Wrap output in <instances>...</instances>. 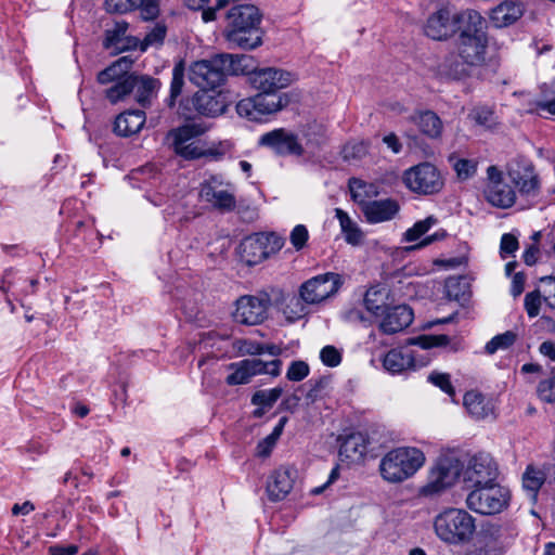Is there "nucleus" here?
I'll return each mask as SVG.
<instances>
[{"label":"nucleus","mask_w":555,"mask_h":555,"mask_svg":"<svg viewBox=\"0 0 555 555\" xmlns=\"http://www.w3.org/2000/svg\"><path fill=\"white\" fill-rule=\"evenodd\" d=\"M259 10L253 4L233 5L227 13L224 30L228 42L243 50H253L262 43L259 30Z\"/></svg>","instance_id":"f257e3e1"},{"label":"nucleus","mask_w":555,"mask_h":555,"mask_svg":"<svg viewBox=\"0 0 555 555\" xmlns=\"http://www.w3.org/2000/svg\"><path fill=\"white\" fill-rule=\"evenodd\" d=\"M434 531L444 544L461 546L472 541L476 519L464 508L448 507L435 516Z\"/></svg>","instance_id":"f03ea898"},{"label":"nucleus","mask_w":555,"mask_h":555,"mask_svg":"<svg viewBox=\"0 0 555 555\" xmlns=\"http://www.w3.org/2000/svg\"><path fill=\"white\" fill-rule=\"evenodd\" d=\"M465 20L466 25L462 26L456 40V50L466 63L477 68L485 65L487 59L486 21L477 11H470Z\"/></svg>","instance_id":"7ed1b4c3"},{"label":"nucleus","mask_w":555,"mask_h":555,"mask_svg":"<svg viewBox=\"0 0 555 555\" xmlns=\"http://www.w3.org/2000/svg\"><path fill=\"white\" fill-rule=\"evenodd\" d=\"M425 461V454L417 448H395L382 457L379 473L385 481L401 483L413 477L423 467Z\"/></svg>","instance_id":"20e7f679"},{"label":"nucleus","mask_w":555,"mask_h":555,"mask_svg":"<svg viewBox=\"0 0 555 555\" xmlns=\"http://www.w3.org/2000/svg\"><path fill=\"white\" fill-rule=\"evenodd\" d=\"M463 462L453 453L438 456L428 470L427 481L420 489V495L435 499L452 488L462 477Z\"/></svg>","instance_id":"39448f33"},{"label":"nucleus","mask_w":555,"mask_h":555,"mask_svg":"<svg viewBox=\"0 0 555 555\" xmlns=\"http://www.w3.org/2000/svg\"><path fill=\"white\" fill-rule=\"evenodd\" d=\"M509 501L511 491L495 481L469 489L465 503L468 509L490 516L505 511Z\"/></svg>","instance_id":"423d86ee"},{"label":"nucleus","mask_w":555,"mask_h":555,"mask_svg":"<svg viewBox=\"0 0 555 555\" xmlns=\"http://www.w3.org/2000/svg\"><path fill=\"white\" fill-rule=\"evenodd\" d=\"M288 103L289 96L286 93L259 92L254 96L241 100L236 104V112L248 120L260 121L264 116L281 111Z\"/></svg>","instance_id":"0eeeda50"},{"label":"nucleus","mask_w":555,"mask_h":555,"mask_svg":"<svg viewBox=\"0 0 555 555\" xmlns=\"http://www.w3.org/2000/svg\"><path fill=\"white\" fill-rule=\"evenodd\" d=\"M472 10L459 13L452 12L449 5H442L434 11L427 18L424 31L425 35L434 40H448L466 25V15Z\"/></svg>","instance_id":"6e6552de"},{"label":"nucleus","mask_w":555,"mask_h":555,"mask_svg":"<svg viewBox=\"0 0 555 555\" xmlns=\"http://www.w3.org/2000/svg\"><path fill=\"white\" fill-rule=\"evenodd\" d=\"M507 176L521 197L535 201L540 196L541 180L530 159H514L507 167Z\"/></svg>","instance_id":"1a4fd4ad"},{"label":"nucleus","mask_w":555,"mask_h":555,"mask_svg":"<svg viewBox=\"0 0 555 555\" xmlns=\"http://www.w3.org/2000/svg\"><path fill=\"white\" fill-rule=\"evenodd\" d=\"M499 467L487 452H478L463 463L462 481L467 489L495 482Z\"/></svg>","instance_id":"9d476101"},{"label":"nucleus","mask_w":555,"mask_h":555,"mask_svg":"<svg viewBox=\"0 0 555 555\" xmlns=\"http://www.w3.org/2000/svg\"><path fill=\"white\" fill-rule=\"evenodd\" d=\"M405 186L413 193L431 195L441 191L443 179L436 166L430 163H421L403 173Z\"/></svg>","instance_id":"9b49d317"},{"label":"nucleus","mask_w":555,"mask_h":555,"mask_svg":"<svg viewBox=\"0 0 555 555\" xmlns=\"http://www.w3.org/2000/svg\"><path fill=\"white\" fill-rule=\"evenodd\" d=\"M227 60H222L221 54H217L209 60L194 62L189 69V78L192 83L202 90H214L221 86L225 80Z\"/></svg>","instance_id":"f8f14e48"},{"label":"nucleus","mask_w":555,"mask_h":555,"mask_svg":"<svg viewBox=\"0 0 555 555\" xmlns=\"http://www.w3.org/2000/svg\"><path fill=\"white\" fill-rule=\"evenodd\" d=\"M343 284L344 279L340 274L327 272L304 282L299 287V294L308 305H317L335 296Z\"/></svg>","instance_id":"ddd939ff"},{"label":"nucleus","mask_w":555,"mask_h":555,"mask_svg":"<svg viewBox=\"0 0 555 555\" xmlns=\"http://www.w3.org/2000/svg\"><path fill=\"white\" fill-rule=\"evenodd\" d=\"M282 246L283 243L276 235L256 233L241 243V259L248 266H255L279 251Z\"/></svg>","instance_id":"4468645a"},{"label":"nucleus","mask_w":555,"mask_h":555,"mask_svg":"<svg viewBox=\"0 0 555 555\" xmlns=\"http://www.w3.org/2000/svg\"><path fill=\"white\" fill-rule=\"evenodd\" d=\"M201 197L214 208L232 211L236 206L234 185L222 176H211L201 185Z\"/></svg>","instance_id":"2eb2a0df"},{"label":"nucleus","mask_w":555,"mask_h":555,"mask_svg":"<svg viewBox=\"0 0 555 555\" xmlns=\"http://www.w3.org/2000/svg\"><path fill=\"white\" fill-rule=\"evenodd\" d=\"M233 373L227 376V384L243 385L249 383L253 376L259 374H268L279 376L281 373L282 361L280 359L264 362L260 359H245L236 363H232Z\"/></svg>","instance_id":"dca6fc26"},{"label":"nucleus","mask_w":555,"mask_h":555,"mask_svg":"<svg viewBox=\"0 0 555 555\" xmlns=\"http://www.w3.org/2000/svg\"><path fill=\"white\" fill-rule=\"evenodd\" d=\"M270 305L271 298L267 293L241 296L236 300L234 320L245 325H258L267 319Z\"/></svg>","instance_id":"f3484780"},{"label":"nucleus","mask_w":555,"mask_h":555,"mask_svg":"<svg viewBox=\"0 0 555 555\" xmlns=\"http://www.w3.org/2000/svg\"><path fill=\"white\" fill-rule=\"evenodd\" d=\"M259 145L269 147L279 155L301 156L304 154L298 137L283 128L262 134L259 138Z\"/></svg>","instance_id":"a211bd4d"},{"label":"nucleus","mask_w":555,"mask_h":555,"mask_svg":"<svg viewBox=\"0 0 555 555\" xmlns=\"http://www.w3.org/2000/svg\"><path fill=\"white\" fill-rule=\"evenodd\" d=\"M199 131L195 125H185L170 131L171 145L176 154L185 159H196L204 155L203 150L195 141Z\"/></svg>","instance_id":"6ab92c4d"},{"label":"nucleus","mask_w":555,"mask_h":555,"mask_svg":"<svg viewBox=\"0 0 555 555\" xmlns=\"http://www.w3.org/2000/svg\"><path fill=\"white\" fill-rule=\"evenodd\" d=\"M250 85L259 92H276L292 82V75L282 69L266 67L256 69L248 78Z\"/></svg>","instance_id":"aec40b11"},{"label":"nucleus","mask_w":555,"mask_h":555,"mask_svg":"<svg viewBox=\"0 0 555 555\" xmlns=\"http://www.w3.org/2000/svg\"><path fill=\"white\" fill-rule=\"evenodd\" d=\"M413 318V311L409 306H389L382 314L378 327L384 334L392 335L408 327L412 323Z\"/></svg>","instance_id":"412c9836"},{"label":"nucleus","mask_w":555,"mask_h":555,"mask_svg":"<svg viewBox=\"0 0 555 555\" xmlns=\"http://www.w3.org/2000/svg\"><path fill=\"white\" fill-rule=\"evenodd\" d=\"M524 13L525 7L521 2L505 0L491 10L489 18L495 28H503L515 24Z\"/></svg>","instance_id":"4be33fe9"},{"label":"nucleus","mask_w":555,"mask_h":555,"mask_svg":"<svg viewBox=\"0 0 555 555\" xmlns=\"http://www.w3.org/2000/svg\"><path fill=\"white\" fill-rule=\"evenodd\" d=\"M400 206L396 199H374L361 209L369 223L389 221L399 212Z\"/></svg>","instance_id":"5701e85b"},{"label":"nucleus","mask_w":555,"mask_h":555,"mask_svg":"<svg viewBox=\"0 0 555 555\" xmlns=\"http://www.w3.org/2000/svg\"><path fill=\"white\" fill-rule=\"evenodd\" d=\"M475 67L460 56V52H450L438 64V74L451 79H463L470 76Z\"/></svg>","instance_id":"b1692460"},{"label":"nucleus","mask_w":555,"mask_h":555,"mask_svg":"<svg viewBox=\"0 0 555 555\" xmlns=\"http://www.w3.org/2000/svg\"><path fill=\"white\" fill-rule=\"evenodd\" d=\"M293 489L291 469L281 467L274 470L267 482V493L271 501L278 502L286 498Z\"/></svg>","instance_id":"393cba45"},{"label":"nucleus","mask_w":555,"mask_h":555,"mask_svg":"<svg viewBox=\"0 0 555 555\" xmlns=\"http://www.w3.org/2000/svg\"><path fill=\"white\" fill-rule=\"evenodd\" d=\"M490 539L482 546L475 547L465 555H504L511 546V539L500 526H491Z\"/></svg>","instance_id":"a878e982"},{"label":"nucleus","mask_w":555,"mask_h":555,"mask_svg":"<svg viewBox=\"0 0 555 555\" xmlns=\"http://www.w3.org/2000/svg\"><path fill=\"white\" fill-rule=\"evenodd\" d=\"M145 113L140 109L127 111L119 114L114 124V131L119 137L137 134L145 124Z\"/></svg>","instance_id":"bb28decb"},{"label":"nucleus","mask_w":555,"mask_h":555,"mask_svg":"<svg viewBox=\"0 0 555 555\" xmlns=\"http://www.w3.org/2000/svg\"><path fill=\"white\" fill-rule=\"evenodd\" d=\"M196 111L205 116L215 117L225 112V102L221 94L201 90L195 93L193 100Z\"/></svg>","instance_id":"cd10ccee"},{"label":"nucleus","mask_w":555,"mask_h":555,"mask_svg":"<svg viewBox=\"0 0 555 555\" xmlns=\"http://www.w3.org/2000/svg\"><path fill=\"white\" fill-rule=\"evenodd\" d=\"M463 403L469 415L476 420H483L494 411L493 400L477 390L467 391Z\"/></svg>","instance_id":"c85d7f7f"},{"label":"nucleus","mask_w":555,"mask_h":555,"mask_svg":"<svg viewBox=\"0 0 555 555\" xmlns=\"http://www.w3.org/2000/svg\"><path fill=\"white\" fill-rule=\"evenodd\" d=\"M485 196L492 206L508 208L515 204L516 191L512 185L505 182L487 184Z\"/></svg>","instance_id":"c756f323"},{"label":"nucleus","mask_w":555,"mask_h":555,"mask_svg":"<svg viewBox=\"0 0 555 555\" xmlns=\"http://www.w3.org/2000/svg\"><path fill=\"white\" fill-rule=\"evenodd\" d=\"M132 82L135 85L132 92H134L137 102L142 106L151 105L162 86L158 79L150 76L132 75Z\"/></svg>","instance_id":"7c9ffc66"},{"label":"nucleus","mask_w":555,"mask_h":555,"mask_svg":"<svg viewBox=\"0 0 555 555\" xmlns=\"http://www.w3.org/2000/svg\"><path fill=\"white\" fill-rule=\"evenodd\" d=\"M128 23L124 21L115 22L112 28L105 30V38L103 46L106 49H114L117 51H124L134 42V39L127 36Z\"/></svg>","instance_id":"2f4dec72"},{"label":"nucleus","mask_w":555,"mask_h":555,"mask_svg":"<svg viewBox=\"0 0 555 555\" xmlns=\"http://www.w3.org/2000/svg\"><path fill=\"white\" fill-rule=\"evenodd\" d=\"M545 480L546 474L544 470L534 467L533 465H528L526 467L521 479L522 490L532 503L537 502L539 490L544 485Z\"/></svg>","instance_id":"473e14b6"},{"label":"nucleus","mask_w":555,"mask_h":555,"mask_svg":"<svg viewBox=\"0 0 555 555\" xmlns=\"http://www.w3.org/2000/svg\"><path fill=\"white\" fill-rule=\"evenodd\" d=\"M222 60H227L224 67L227 75H247L248 78L257 69L253 56L246 54H221Z\"/></svg>","instance_id":"72a5a7b5"},{"label":"nucleus","mask_w":555,"mask_h":555,"mask_svg":"<svg viewBox=\"0 0 555 555\" xmlns=\"http://www.w3.org/2000/svg\"><path fill=\"white\" fill-rule=\"evenodd\" d=\"M384 367L396 374L414 366V358L408 349H391L383 361Z\"/></svg>","instance_id":"f704fd0d"},{"label":"nucleus","mask_w":555,"mask_h":555,"mask_svg":"<svg viewBox=\"0 0 555 555\" xmlns=\"http://www.w3.org/2000/svg\"><path fill=\"white\" fill-rule=\"evenodd\" d=\"M420 131L428 138L436 139L441 135L442 121L437 114L431 111L421 112L412 117Z\"/></svg>","instance_id":"c9c22d12"},{"label":"nucleus","mask_w":555,"mask_h":555,"mask_svg":"<svg viewBox=\"0 0 555 555\" xmlns=\"http://www.w3.org/2000/svg\"><path fill=\"white\" fill-rule=\"evenodd\" d=\"M349 189L352 199L362 209L365 204L374 201L373 198L378 195V186L374 183H367L360 179L352 178L349 181Z\"/></svg>","instance_id":"e433bc0d"},{"label":"nucleus","mask_w":555,"mask_h":555,"mask_svg":"<svg viewBox=\"0 0 555 555\" xmlns=\"http://www.w3.org/2000/svg\"><path fill=\"white\" fill-rule=\"evenodd\" d=\"M386 300V289L378 286H372L365 292L363 304L369 312L376 317H382L385 310L389 307L387 306Z\"/></svg>","instance_id":"4c0bfd02"},{"label":"nucleus","mask_w":555,"mask_h":555,"mask_svg":"<svg viewBox=\"0 0 555 555\" xmlns=\"http://www.w3.org/2000/svg\"><path fill=\"white\" fill-rule=\"evenodd\" d=\"M131 65L132 61L129 57H119L112 65L98 74V81L102 85H106L114 80H119L129 72Z\"/></svg>","instance_id":"58836bf2"},{"label":"nucleus","mask_w":555,"mask_h":555,"mask_svg":"<svg viewBox=\"0 0 555 555\" xmlns=\"http://www.w3.org/2000/svg\"><path fill=\"white\" fill-rule=\"evenodd\" d=\"M335 216L339 221L346 242L351 245H358L363 238L362 231L358 224L340 208L335 209Z\"/></svg>","instance_id":"ea45409f"},{"label":"nucleus","mask_w":555,"mask_h":555,"mask_svg":"<svg viewBox=\"0 0 555 555\" xmlns=\"http://www.w3.org/2000/svg\"><path fill=\"white\" fill-rule=\"evenodd\" d=\"M287 421L288 420L286 416L281 417L279 423L273 428L272 433L258 443L257 454L259 456L266 457V456L270 455L273 447L275 446L276 441L281 437Z\"/></svg>","instance_id":"a19ab883"},{"label":"nucleus","mask_w":555,"mask_h":555,"mask_svg":"<svg viewBox=\"0 0 555 555\" xmlns=\"http://www.w3.org/2000/svg\"><path fill=\"white\" fill-rule=\"evenodd\" d=\"M133 88H135V85L132 82V75L126 76L106 90V98L111 103H117L130 94Z\"/></svg>","instance_id":"79ce46f5"},{"label":"nucleus","mask_w":555,"mask_h":555,"mask_svg":"<svg viewBox=\"0 0 555 555\" xmlns=\"http://www.w3.org/2000/svg\"><path fill=\"white\" fill-rule=\"evenodd\" d=\"M184 85V66L180 62L175 65L172 69V79L170 83V94L166 100L167 105L172 107L176 104L177 98L181 94Z\"/></svg>","instance_id":"37998d69"},{"label":"nucleus","mask_w":555,"mask_h":555,"mask_svg":"<svg viewBox=\"0 0 555 555\" xmlns=\"http://www.w3.org/2000/svg\"><path fill=\"white\" fill-rule=\"evenodd\" d=\"M307 305L308 304L304 301L300 295L298 297L292 296L287 299L283 308V313L287 320L294 322L307 314Z\"/></svg>","instance_id":"c03bdc74"},{"label":"nucleus","mask_w":555,"mask_h":555,"mask_svg":"<svg viewBox=\"0 0 555 555\" xmlns=\"http://www.w3.org/2000/svg\"><path fill=\"white\" fill-rule=\"evenodd\" d=\"M517 339V334L513 331H506L503 334L494 336L487 343L485 349L489 354H493L499 350H505L514 345Z\"/></svg>","instance_id":"a18cd8bd"},{"label":"nucleus","mask_w":555,"mask_h":555,"mask_svg":"<svg viewBox=\"0 0 555 555\" xmlns=\"http://www.w3.org/2000/svg\"><path fill=\"white\" fill-rule=\"evenodd\" d=\"M438 223V219L434 216H429L424 220H420L414 225L408 229L404 233L405 242H415L426 234L434 225Z\"/></svg>","instance_id":"49530a36"},{"label":"nucleus","mask_w":555,"mask_h":555,"mask_svg":"<svg viewBox=\"0 0 555 555\" xmlns=\"http://www.w3.org/2000/svg\"><path fill=\"white\" fill-rule=\"evenodd\" d=\"M283 390L275 387L269 390H258L251 397V403L257 406L270 409L281 397Z\"/></svg>","instance_id":"de8ad7c7"},{"label":"nucleus","mask_w":555,"mask_h":555,"mask_svg":"<svg viewBox=\"0 0 555 555\" xmlns=\"http://www.w3.org/2000/svg\"><path fill=\"white\" fill-rule=\"evenodd\" d=\"M537 391L542 401L546 403L555 402V366L551 371V376L539 383Z\"/></svg>","instance_id":"09e8293b"},{"label":"nucleus","mask_w":555,"mask_h":555,"mask_svg":"<svg viewBox=\"0 0 555 555\" xmlns=\"http://www.w3.org/2000/svg\"><path fill=\"white\" fill-rule=\"evenodd\" d=\"M142 0H106V10L112 13H128L138 9Z\"/></svg>","instance_id":"8fccbe9b"},{"label":"nucleus","mask_w":555,"mask_h":555,"mask_svg":"<svg viewBox=\"0 0 555 555\" xmlns=\"http://www.w3.org/2000/svg\"><path fill=\"white\" fill-rule=\"evenodd\" d=\"M453 168L460 180H467L476 173L477 163L473 159L460 158L454 162Z\"/></svg>","instance_id":"3c124183"},{"label":"nucleus","mask_w":555,"mask_h":555,"mask_svg":"<svg viewBox=\"0 0 555 555\" xmlns=\"http://www.w3.org/2000/svg\"><path fill=\"white\" fill-rule=\"evenodd\" d=\"M167 28L164 24H156L153 29L146 34L142 42V50L150 46H159L166 37Z\"/></svg>","instance_id":"603ef678"},{"label":"nucleus","mask_w":555,"mask_h":555,"mask_svg":"<svg viewBox=\"0 0 555 555\" xmlns=\"http://www.w3.org/2000/svg\"><path fill=\"white\" fill-rule=\"evenodd\" d=\"M470 117L477 125L482 126L488 129L492 128L495 125L494 114L488 107L475 108L472 112Z\"/></svg>","instance_id":"864d4df0"},{"label":"nucleus","mask_w":555,"mask_h":555,"mask_svg":"<svg viewBox=\"0 0 555 555\" xmlns=\"http://www.w3.org/2000/svg\"><path fill=\"white\" fill-rule=\"evenodd\" d=\"M428 380L435 386L439 387L443 392L449 395L451 398L455 396V390L451 384L449 374L434 372L428 376Z\"/></svg>","instance_id":"5fc2aeb1"},{"label":"nucleus","mask_w":555,"mask_h":555,"mask_svg":"<svg viewBox=\"0 0 555 555\" xmlns=\"http://www.w3.org/2000/svg\"><path fill=\"white\" fill-rule=\"evenodd\" d=\"M540 287L544 301L555 309V278L545 276L540 281Z\"/></svg>","instance_id":"6e6d98bb"},{"label":"nucleus","mask_w":555,"mask_h":555,"mask_svg":"<svg viewBox=\"0 0 555 555\" xmlns=\"http://www.w3.org/2000/svg\"><path fill=\"white\" fill-rule=\"evenodd\" d=\"M309 374V366L304 361H294L291 363L286 377L292 382H300Z\"/></svg>","instance_id":"4d7b16f0"},{"label":"nucleus","mask_w":555,"mask_h":555,"mask_svg":"<svg viewBox=\"0 0 555 555\" xmlns=\"http://www.w3.org/2000/svg\"><path fill=\"white\" fill-rule=\"evenodd\" d=\"M541 288L531 293H528L525 297V308L530 318H534L540 312L541 298H542Z\"/></svg>","instance_id":"13d9d810"},{"label":"nucleus","mask_w":555,"mask_h":555,"mask_svg":"<svg viewBox=\"0 0 555 555\" xmlns=\"http://www.w3.org/2000/svg\"><path fill=\"white\" fill-rule=\"evenodd\" d=\"M309 237L307 228L304 224H297L291 232V243L297 249H301Z\"/></svg>","instance_id":"bf43d9fd"},{"label":"nucleus","mask_w":555,"mask_h":555,"mask_svg":"<svg viewBox=\"0 0 555 555\" xmlns=\"http://www.w3.org/2000/svg\"><path fill=\"white\" fill-rule=\"evenodd\" d=\"M322 362L331 367L337 366L341 362L339 351L333 346H325L320 352Z\"/></svg>","instance_id":"052dcab7"},{"label":"nucleus","mask_w":555,"mask_h":555,"mask_svg":"<svg viewBox=\"0 0 555 555\" xmlns=\"http://www.w3.org/2000/svg\"><path fill=\"white\" fill-rule=\"evenodd\" d=\"M138 9H140L141 16L146 21L154 20L159 14V4L157 0H142L140 5H138Z\"/></svg>","instance_id":"680f3d73"},{"label":"nucleus","mask_w":555,"mask_h":555,"mask_svg":"<svg viewBox=\"0 0 555 555\" xmlns=\"http://www.w3.org/2000/svg\"><path fill=\"white\" fill-rule=\"evenodd\" d=\"M518 248V241L516 236L511 233H505L501 237L500 253L503 258L513 255Z\"/></svg>","instance_id":"e2e57ef3"},{"label":"nucleus","mask_w":555,"mask_h":555,"mask_svg":"<svg viewBox=\"0 0 555 555\" xmlns=\"http://www.w3.org/2000/svg\"><path fill=\"white\" fill-rule=\"evenodd\" d=\"M464 279L461 276H451L446 281V291L449 298L460 300L464 292L461 291V285Z\"/></svg>","instance_id":"0e129e2a"},{"label":"nucleus","mask_w":555,"mask_h":555,"mask_svg":"<svg viewBox=\"0 0 555 555\" xmlns=\"http://www.w3.org/2000/svg\"><path fill=\"white\" fill-rule=\"evenodd\" d=\"M367 153V144L364 142L348 143L344 147V157L349 158H361Z\"/></svg>","instance_id":"69168bd1"},{"label":"nucleus","mask_w":555,"mask_h":555,"mask_svg":"<svg viewBox=\"0 0 555 555\" xmlns=\"http://www.w3.org/2000/svg\"><path fill=\"white\" fill-rule=\"evenodd\" d=\"M525 281L526 278L524 273L517 272L514 274L511 284V294L513 297H518L524 292Z\"/></svg>","instance_id":"338daca9"},{"label":"nucleus","mask_w":555,"mask_h":555,"mask_svg":"<svg viewBox=\"0 0 555 555\" xmlns=\"http://www.w3.org/2000/svg\"><path fill=\"white\" fill-rule=\"evenodd\" d=\"M49 553L51 555H76L78 553V546L75 544H56L49 547Z\"/></svg>","instance_id":"774afa93"}]
</instances>
